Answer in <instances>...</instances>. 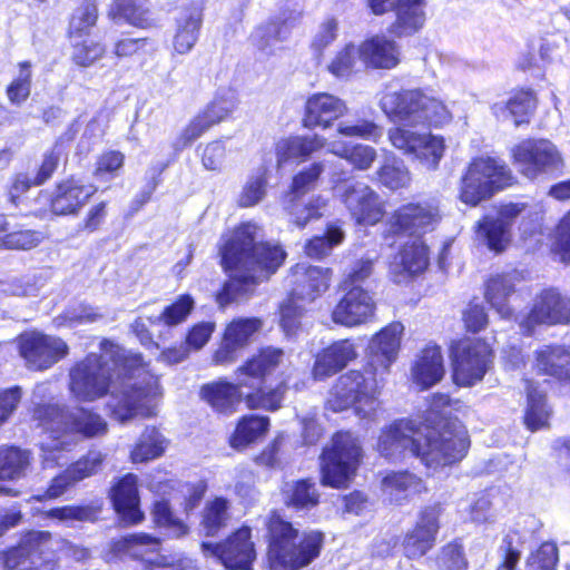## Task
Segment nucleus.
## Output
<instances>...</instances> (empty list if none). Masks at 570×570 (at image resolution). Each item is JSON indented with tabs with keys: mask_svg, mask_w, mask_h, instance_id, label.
Listing matches in <instances>:
<instances>
[{
	"mask_svg": "<svg viewBox=\"0 0 570 570\" xmlns=\"http://www.w3.org/2000/svg\"><path fill=\"white\" fill-rule=\"evenodd\" d=\"M261 238V227L254 222L242 223L223 237L219 252L229 281L216 297L222 308L246 297L257 283L268 278L283 264L284 249Z\"/></svg>",
	"mask_w": 570,
	"mask_h": 570,
	"instance_id": "7ed1b4c3",
	"label": "nucleus"
},
{
	"mask_svg": "<svg viewBox=\"0 0 570 570\" xmlns=\"http://www.w3.org/2000/svg\"><path fill=\"white\" fill-rule=\"evenodd\" d=\"M383 492L395 502L407 499L409 497L422 492L423 482L415 474L407 471L389 473L382 480Z\"/></svg>",
	"mask_w": 570,
	"mask_h": 570,
	"instance_id": "ea45409f",
	"label": "nucleus"
},
{
	"mask_svg": "<svg viewBox=\"0 0 570 570\" xmlns=\"http://www.w3.org/2000/svg\"><path fill=\"white\" fill-rule=\"evenodd\" d=\"M203 3L194 1L179 12L173 37V48L176 53L187 55L197 43L203 26Z\"/></svg>",
	"mask_w": 570,
	"mask_h": 570,
	"instance_id": "cd10ccee",
	"label": "nucleus"
},
{
	"mask_svg": "<svg viewBox=\"0 0 570 570\" xmlns=\"http://www.w3.org/2000/svg\"><path fill=\"white\" fill-rule=\"evenodd\" d=\"M373 296L360 286L351 287L332 312L335 324L355 327L368 322L375 313Z\"/></svg>",
	"mask_w": 570,
	"mask_h": 570,
	"instance_id": "4be33fe9",
	"label": "nucleus"
},
{
	"mask_svg": "<svg viewBox=\"0 0 570 570\" xmlns=\"http://www.w3.org/2000/svg\"><path fill=\"white\" fill-rule=\"evenodd\" d=\"M29 464V453L18 448L0 449V480L19 479Z\"/></svg>",
	"mask_w": 570,
	"mask_h": 570,
	"instance_id": "8fccbe9b",
	"label": "nucleus"
},
{
	"mask_svg": "<svg viewBox=\"0 0 570 570\" xmlns=\"http://www.w3.org/2000/svg\"><path fill=\"white\" fill-rule=\"evenodd\" d=\"M380 107L390 121L405 128H441L453 119L449 107L429 87L389 90L382 95Z\"/></svg>",
	"mask_w": 570,
	"mask_h": 570,
	"instance_id": "423d86ee",
	"label": "nucleus"
},
{
	"mask_svg": "<svg viewBox=\"0 0 570 570\" xmlns=\"http://www.w3.org/2000/svg\"><path fill=\"white\" fill-rule=\"evenodd\" d=\"M429 265L428 247L420 237L406 243L391 263L390 271L395 283H401L405 275H416Z\"/></svg>",
	"mask_w": 570,
	"mask_h": 570,
	"instance_id": "7c9ffc66",
	"label": "nucleus"
},
{
	"mask_svg": "<svg viewBox=\"0 0 570 570\" xmlns=\"http://www.w3.org/2000/svg\"><path fill=\"white\" fill-rule=\"evenodd\" d=\"M438 208L428 203H410L397 208L387 222V233L420 236L432 230L438 222Z\"/></svg>",
	"mask_w": 570,
	"mask_h": 570,
	"instance_id": "aec40b11",
	"label": "nucleus"
},
{
	"mask_svg": "<svg viewBox=\"0 0 570 570\" xmlns=\"http://www.w3.org/2000/svg\"><path fill=\"white\" fill-rule=\"evenodd\" d=\"M346 112L347 105L343 99L328 92H316L305 102L303 125L307 129H328Z\"/></svg>",
	"mask_w": 570,
	"mask_h": 570,
	"instance_id": "5701e85b",
	"label": "nucleus"
},
{
	"mask_svg": "<svg viewBox=\"0 0 570 570\" xmlns=\"http://www.w3.org/2000/svg\"><path fill=\"white\" fill-rule=\"evenodd\" d=\"M153 515L157 525L166 529L171 538H180L187 533V525L173 514L165 499L155 502Z\"/></svg>",
	"mask_w": 570,
	"mask_h": 570,
	"instance_id": "4d7b16f0",
	"label": "nucleus"
},
{
	"mask_svg": "<svg viewBox=\"0 0 570 570\" xmlns=\"http://www.w3.org/2000/svg\"><path fill=\"white\" fill-rule=\"evenodd\" d=\"M101 318V314L92 306L79 304L66 309L55 318L57 326H76L79 324L94 323Z\"/></svg>",
	"mask_w": 570,
	"mask_h": 570,
	"instance_id": "69168bd1",
	"label": "nucleus"
},
{
	"mask_svg": "<svg viewBox=\"0 0 570 570\" xmlns=\"http://www.w3.org/2000/svg\"><path fill=\"white\" fill-rule=\"evenodd\" d=\"M112 503L117 513L127 523L135 524L142 519L139 510V497L137 476L132 473L126 474L112 488Z\"/></svg>",
	"mask_w": 570,
	"mask_h": 570,
	"instance_id": "473e14b6",
	"label": "nucleus"
},
{
	"mask_svg": "<svg viewBox=\"0 0 570 570\" xmlns=\"http://www.w3.org/2000/svg\"><path fill=\"white\" fill-rule=\"evenodd\" d=\"M333 190L358 225H375L384 216L383 202L365 183L345 181L336 184Z\"/></svg>",
	"mask_w": 570,
	"mask_h": 570,
	"instance_id": "4468645a",
	"label": "nucleus"
},
{
	"mask_svg": "<svg viewBox=\"0 0 570 570\" xmlns=\"http://www.w3.org/2000/svg\"><path fill=\"white\" fill-rule=\"evenodd\" d=\"M267 185L268 169L263 165L248 175L237 196V205L242 208H250L258 205L266 197Z\"/></svg>",
	"mask_w": 570,
	"mask_h": 570,
	"instance_id": "79ce46f5",
	"label": "nucleus"
},
{
	"mask_svg": "<svg viewBox=\"0 0 570 570\" xmlns=\"http://www.w3.org/2000/svg\"><path fill=\"white\" fill-rule=\"evenodd\" d=\"M268 559L274 570H297L316 559L323 546L318 531L299 533L291 522L272 512L267 520Z\"/></svg>",
	"mask_w": 570,
	"mask_h": 570,
	"instance_id": "0eeeda50",
	"label": "nucleus"
},
{
	"mask_svg": "<svg viewBox=\"0 0 570 570\" xmlns=\"http://www.w3.org/2000/svg\"><path fill=\"white\" fill-rule=\"evenodd\" d=\"M282 492L285 503L297 510L312 509L318 503L320 494L315 483L308 480L286 482Z\"/></svg>",
	"mask_w": 570,
	"mask_h": 570,
	"instance_id": "c03bdc74",
	"label": "nucleus"
},
{
	"mask_svg": "<svg viewBox=\"0 0 570 570\" xmlns=\"http://www.w3.org/2000/svg\"><path fill=\"white\" fill-rule=\"evenodd\" d=\"M442 514L440 504L425 507L417 517V521L403 540L404 556L409 559H420L435 544L440 529L439 519Z\"/></svg>",
	"mask_w": 570,
	"mask_h": 570,
	"instance_id": "a211bd4d",
	"label": "nucleus"
},
{
	"mask_svg": "<svg viewBox=\"0 0 570 570\" xmlns=\"http://www.w3.org/2000/svg\"><path fill=\"white\" fill-rule=\"evenodd\" d=\"M229 502L224 498L208 501L203 511L202 527L206 535H215L230 519Z\"/></svg>",
	"mask_w": 570,
	"mask_h": 570,
	"instance_id": "de8ad7c7",
	"label": "nucleus"
},
{
	"mask_svg": "<svg viewBox=\"0 0 570 570\" xmlns=\"http://www.w3.org/2000/svg\"><path fill=\"white\" fill-rule=\"evenodd\" d=\"M236 105L237 99L235 92L230 89H223L217 92L204 111L208 114L210 120L216 125L226 119L236 108Z\"/></svg>",
	"mask_w": 570,
	"mask_h": 570,
	"instance_id": "e2e57ef3",
	"label": "nucleus"
},
{
	"mask_svg": "<svg viewBox=\"0 0 570 570\" xmlns=\"http://www.w3.org/2000/svg\"><path fill=\"white\" fill-rule=\"evenodd\" d=\"M302 18V11H284L277 19L263 22L253 31L250 39L253 45L261 51L271 55L277 46L285 41Z\"/></svg>",
	"mask_w": 570,
	"mask_h": 570,
	"instance_id": "b1692460",
	"label": "nucleus"
},
{
	"mask_svg": "<svg viewBox=\"0 0 570 570\" xmlns=\"http://www.w3.org/2000/svg\"><path fill=\"white\" fill-rule=\"evenodd\" d=\"M466 431L459 423H445L441 429L419 420L400 419L385 426L377 450L389 460L415 456L432 470L461 461L468 451Z\"/></svg>",
	"mask_w": 570,
	"mask_h": 570,
	"instance_id": "20e7f679",
	"label": "nucleus"
},
{
	"mask_svg": "<svg viewBox=\"0 0 570 570\" xmlns=\"http://www.w3.org/2000/svg\"><path fill=\"white\" fill-rule=\"evenodd\" d=\"M336 131L344 137H356L374 142H377L383 135L382 128L379 125L366 119H360L354 124L340 121Z\"/></svg>",
	"mask_w": 570,
	"mask_h": 570,
	"instance_id": "13d9d810",
	"label": "nucleus"
},
{
	"mask_svg": "<svg viewBox=\"0 0 570 570\" xmlns=\"http://www.w3.org/2000/svg\"><path fill=\"white\" fill-rule=\"evenodd\" d=\"M360 61L366 68L392 69L400 62V49L393 40L374 36L360 45Z\"/></svg>",
	"mask_w": 570,
	"mask_h": 570,
	"instance_id": "c756f323",
	"label": "nucleus"
},
{
	"mask_svg": "<svg viewBox=\"0 0 570 570\" xmlns=\"http://www.w3.org/2000/svg\"><path fill=\"white\" fill-rule=\"evenodd\" d=\"M534 370L560 381L570 380V347L544 345L534 352Z\"/></svg>",
	"mask_w": 570,
	"mask_h": 570,
	"instance_id": "f704fd0d",
	"label": "nucleus"
},
{
	"mask_svg": "<svg viewBox=\"0 0 570 570\" xmlns=\"http://www.w3.org/2000/svg\"><path fill=\"white\" fill-rule=\"evenodd\" d=\"M512 156L519 170L531 179L557 170L563 164L557 147L547 139L523 140L512 149Z\"/></svg>",
	"mask_w": 570,
	"mask_h": 570,
	"instance_id": "dca6fc26",
	"label": "nucleus"
},
{
	"mask_svg": "<svg viewBox=\"0 0 570 570\" xmlns=\"http://www.w3.org/2000/svg\"><path fill=\"white\" fill-rule=\"evenodd\" d=\"M206 556L218 558L226 568L246 569L255 559L254 543L250 541V529L242 527L224 543H202Z\"/></svg>",
	"mask_w": 570,
	"mask_h": 570,
	"instance_id": "412c9836",
	"label": "nucleus"
},
{
	"mask_svg": "<svg viewBox=\"0 0 570 570\" xmlns=\"http://www.w3.org/2000/svg\"><path fill=\"white\" fill-rule=\"evenodd\" d=\"M109 16L114 20H124L138 28H148L151 24L148 11L137 6L134 0H116Z\"/></svg>",
	"mask_w": 570,
	"mask_h": 570,
	"instance_id": "3c124183",
	"label": "nucleus"
},
{
	"mask_svg": "<svg viewBox=\"0 0 570 570\" xmlns=\"http://www.w3.org/2000/svg\"><path fill=\"white\" fill-rule=\"evenodd\" d=\"M284 360L285 354L283 350L268 346L262 348L235 371V381L240 386L254 390L253 393L247 394L245 397L249 409L275 411L281 407L286 392L285 384L279 383L275 389L266 391L263 387V383L267 375L274 373L284 363Z\"/></svg>",
	"mask_w": 570,
	"mask_h": 570,
	"instance_id": "6e6552de",
	"label": "nucleus"
},
{
	"mask_svg": "<svg viewBox=\"0 0 570 570\" xmlns=\"http://www.w3.org/2000/svg\"><path fill=\"white\" fill-rule=\"evenodd\" d=\"M112 551L119 557L140 561L149 570H194L191 561L163 554L160 540L147 533L120 538L112 543Z\"/></svg>",
	"mask_w": 570,
	"mask_h": 570,
	"instance_id": "f8f14e48",
	"label": "nucleus"
},
{
	"mask_svg": "<svg viewBox=\"0 0 570 570\" xmlns=\"http://www.w3.org/2000/svg\"><path fill=\"white\" fill-rule=\"evenodd\" d=\"M559 560L558 548L552 542L542 543L525 561L527 570H556Z\"/></svg>",
	"mask_w": 570,
	"mask_h": 570,
	"instance_id": "338daca9",
	"label": "nucleus"
},
{
	"mask_svg": "<svg viewBox=\"0 0 570 570\" xmlns=\"http://www.w3.org/2000/svg\"><path fill=\"white\" fill-rule=\"evenodd\" d=\"M514 286L515 277L512 274L493 276L487 283L485 298L503 318H508L512 314L508 298L514 292Z\"/></svg>",
	"mask_w": 570,
	"mask_h": 570,
	"instance_id": "a19ab883",
	"label": "nucleus"
},
{
	"mask_svg": "<svg viewBox=\"0 0 570 570\" xmlns=\"http://www.w3.org/2000/svg\"><path fill=\"white\" fill-rule=\"evenodd\" d=\"M357 357L355 344L351 340H340L315 355L312 376L315 381H325L345 368Z\"/></svg>",
	"mask_w": 570,
	"mask_h": 570,
	"instance_id": "a878e982",
	"label": "nucleus"
},
{
	"mask_svg": "<svg viewBox=\"0 0 570 570\" xmlns=\"http://www.w3.org/2000/svg\"><path fill=\"white\" fill-rule=\"evenodd\" d=\"M361 453L360 442L352 433H336L321 456L323 483L333 488L346 485L355 473Z\"/></svg>",
	"mask_w": 570,
	"mask_h": 570,
	"instance_id": "9b49d317",
	"label": "nucleus"
},
{
	"mask_svg": "<svg viewBox=\"0 0 570 570\" xmlns=\"http://www.w3.org/2000/svg\"><path fill=\"white\" fill-rule=\"evenodd\" d=\"M527 407L524 423L531 431H538L548 425L551 410L547 404L546 394L533 382L525 380Z\"/></svg>",
	"mask_w": 570,
	"mask_h": 570,
	"instance_id": "58836bf2",
	"label": "nucleus"
},
{
	"mask_svg": "<svg viewBox=\"0 0 570 570\" xmlns=\"http://www.w3.org/2000/svg\"><path fill=\"white\" fill-rule=\"evenodd\" d=\"M49 541L50 534L48 532H29L21 539L18 547L0 553V564L8 570H13L26 563H29V567H38L37 561L43 559L42 556Z\"/></svg>",
	"mask_w": 570,
	"mask_h": 570,
	"instance_id": "bb28decb",
	"label": "nucleus"
},
{
	"mask_svg": "<svg viewBox=\"0 0 570 570\" xmlns=\"http://www.w3.org/2000/svg\"><path fill=\"white\" fill-rule=\"evenodd\" d=\"M425 0H403L396 9V20L391 31L396 36H409L423 27Z\"/></svg>",
	"mask_w": 570,
	"mask_h": 570,
	"instance_id": "4c0bfd02",
	"label": "nucleus"
},
{
	"mask_svg": "<svg viewBox=\"0 0 570 570\" xmlns=\"http://www.w3.org/2000/svg\"><path fill=\"white\" fill-rule=\"evenodd\" d=\"M387 138L394 148L428 169H436L444 156L445 141L440 135L394 126L389 129Z\"/></svg>",
	"mask_w": 570,
	"mask_h": 570,
	"instance_id": "ddd939ff",
	"label": "nucleus"
},
{
	"mask_svg": "<svg viewBox=\"0 0 570 570\" xmlns=\"http://www.w3.org/2000/svg\"><path fill=\"white\" fill-rule=\"evenodd\" d=\"M20 354L32 370H46L68 354V345L59 337L29 333L20 338Z\"/></svg>",
	"mask_w": 570,
	"mask_h": 570,
	"instance_id": "6ab92c4d",
	"label": "nucleus"
},
{
	"mask_svg": "<svg viewBox=\"0 0 570 570\" xmlns=\"http://www.w3.org/2000/svg\"><path fill=\"white\" fill-rule=\"evenodd\" d=\"M323 171L324 165L322 163H313L302 169L293 177L291 189L286 196H304L316 187Z\"/></svg>",
	"mask_w": 570,
	"mask_h": 570,
	"instance_id": "680f3d73",
	"label": "nucleus"
},
{
	"mask_svg": "<svg viewBox=\"0 0 570 570\" xmlns=\"http://www.w3.org/2000/svg\"><path fill=\"white\" fill-rule=\"evenodd\" d=\"M491 348L482 341H463L453 351V380L456 385L480 382L491 364Z\"/></svg>",
	"mask_w": 570,
	"mask_h": 570,
	"instance_id": "2eb2a0df",
	"label": "nucleus"
},
{
	"mask_svg": "<svg viewBox=\"0 0 570 570\" xmlns=\"http://www.w3.org/2000/svg\"><path fill=\"white\" fill-rule=\"evenodd\" d=\"M95 191L94 186L82 185L76 179L61 181L51 196V210L56 215L76 214Z\"/></svg>",
	"mask_w": 570,
	"mask_h": 570,
	"instance_id": "c85d7f7f",
	"label": "nucleus"
},
{
	"mask_svg": "<svg viewBox=\"0 0 570 570\" xmlns=\"http://www.w3.org/2000/svg\"><path fill=\"white\" fill-rule=\"evenodd\" d=\"M328 268L297 264L292 269L291 291L288 299L281 306V326L286 335L296 333L305 312V304L315 301L330 286Z\"/></svg>",
	"mask_w": 570,
	"mask_h": 570,
	"instance_id": "1a4fd4ad",
	"label": "nucleus"
},
{
	"mask_svg": "<svg viewBox=\"0 0 570 570\" xmlns=\"http://www.w3.org/2000/svg\"><path fill=\"white\" fill-rule=\"evenodd\" d=\"M535 108L532 91L521 90L510 98L507 105L494 104L491 109L497 117L511 116L517 126L529 121V116Z\"/></svg>",
	"mask_w": 570,
	"mask_h": 570,
	"instance_id": "37998d69",
	"label": "nucleus"
},
{
	"mask_svg": "<svg viewBox=\"0 0 570 570\" xmlns=\"http://www.w3.org/2000/svg\"><path fill=\"white\" fill-rule=\"evenodd\" d=\"M31 63L22 61L18 63V73L7 88V97L13 105L24 102L31 92Z\"/></svg>",
	"mask_w": 570,
	"mask_h": 570,
	"instance_id": "5fc2aeb1",
	"label": "nucleus"
},
{
	"mask_svg": "<svg viewBox=\"0 0 570 570\" xmlns=\"http://www.w3.org/2000/svg\"><path fill=\"white\" fill-rule=\"evenodd\" d=\"M125 164V155L118 150L102 153L97 161L95 176L101 180H111L119 176Z\"/></svg>",
	"mask_w": 570,
	"mask_h": 570,
	"instance_id": "0e129e2a",
	"label": "nucleus"
},
{
	"mask_svg": "<svg viewBox=\"0 0 570 570\" xmlns=\"http://www.w3.org/2000/svg\"><path fill=\"white\" fill-rule=\"evenodd\" d=\"M97 18L98 10L96 3L91 0H85L71 18L69 28L70 37H82L96 24Z\"/></svg>",
	"mask_w": 570,
	"mask_h": 570,
	"instance_id": "052dcab7",
	"label": "nucleus"
},
{
	"mask_svg": "<svg viewBox=\"0 0 570 570\" xmlns=\"http://www.w3.org/2000/svg\"><path fill=\"white\" fill-rule=\"evenodd\" d=\"M344 239V232L341 227L331 225L324 236H315L305 245V253L312 258H322L328 255L334 246Z\"/></svg>",
	"mask_w": 570,
	"mask_h": 570,
	"instance_id": "6e6d98bb",
	"label": "nucleus"
},
{
	"mask_svg": "<svg viewBox=\"0 0 570 570\" xmlns=\"http://www.w3.org/2000/svg\"><path fill=\"white\" fill-rule=\"evenodd\" d=\"M438 564L441 570H466L468 561L462 543L454 540L444 546L438 557Z\"/></svg>",
	"mask_w": 570,
	"mask_h": 570,
	"instance_id": "774afa93",
	"label": "nucleus"
},
{
	"mask_svg": "<svg viewBox=\"0 0 570 570\" xmlns=\"http://www.w3.org/2000/svg\"><path fill=\"white\" fill-rule=\"evenodd\" d=\"M360 61V46L346 45L332 59L328 71L337 78H347L357 70Z\"/></svg>",
	"mask_w": 570,
	"mask_h": 570,
	"instance_id": "603ef678",
	"label": "nucleus"
},
{
	"mask_svg": "<svg viewBox=\"0 0 570 570\" xmlns=\"http://www.w3.org/2000/svg\"><path fill=\"white\" fill-rule=\"evenodd\" d=\"M513 176L503 160L493 157L474 158L462 176L460 199L470 206L492 197L512 184Z\"/></svg>",
	"mask_w": 570,
	"mask_h": 570,
	"instance_id": "9d476101",
	"label": "nucleus"
},
{
	"mask_svg": "<svg viewBox=\"0 0 570 570\" xmlns=\"http://www.w3.org/2000/svg\"><path fill=\"white\" fill-rule=\"evenodd\" d=\"M99 350L71 366V396L78 402H95L109 395L106 406L111 417L121 423L138 415H155L161 389L141 355L107 338L100 342Z\"/></svg>",
	"mask_w": 570,
	"mask_h": 570,
	"instance_id": "f257e3e1",
	"label": "nucleus"
},
{
	"mask_svg": "<svg viewBox=\"0 0 570 570\" xmlns=\"http://www.w3.org/2000/svg\"><path fill=\"white\" fill-rule=\"evenodd\" d=\"M302 196H286L285 210L289 222L298 228H304L309 222L320 219L327 209L328 199L322 195L313 196L307 203Z\"/></svg>",
	"mask_w": 570,
	"mask_h": 570,
	"instance_id": "e433bc0d",
	"label": "nucleus"
},
{
	"mask_svg": "<svg viewBox=\"0 0 570 570\" xmlns=\"http://www.w3.org/2000/svg\"><path fill=\"white\" fill-rule=\"evenodd\" d=\"M47 391V384L37 385L32 401L36 404L35 419L47 434L41 442L42 465L51 469L67 465L68 452L82 439L105 434L107 423L99 414L83 407L69 410L58 404H41L40 400Z\"/></svg>",
	"mask_w": 570,
	"mask_h": 570,
	"instance_id": "39448f33",
	"label": "nucleus"
},
{
	"mask_svg": "<svg viewBox=\"0 0 570 570\" xmlns=\"http://www.w3.org/2000/svg\"><path fill=\"white\" fill-rule=\"evenodd\" d=\"M445 373L443 356L438 345H428L416 356L412 367L413 382L426 390L440 382Z\"/></svg>",
	"mask_w": 570,
	"mask_h": 570,
	"instance_id": "2f4dec72",
	"label": "nucleus"
},
{
	"mask_svg": "<svg viewBox=\"0 0 570 570\" xmlns=\"http://www.w3.org/2000/svg\"><path fill=\"white\" fill-rule=\"evenodd\" d=\"M377 176L380 183L391 190L405 188L411 181L409 168L402 159L396 157L386 159L384 165L379 169Z\"/></svg>",
	"mask_w": 570,
	"mask_h": 570,
	"instance_id": "09e8293b",
	"label": "nucleus"
},
{
	"mask_svg": "<svg viewBox=\"0 0 570 570\" xmlns=\"http://www.w3.org/2000/svg\"><path fill=\"white\" fill-rule=\"evenodd\" d=\"M268 426L269 419L267 416H244L236 426L230 439V445L235 449L245 448L264 435L267 432Z\"/></svg>",
	"mask_w": 570,
	"mask_h": 570,
	"instance_id": "49530a36",
	"label": "nucleus"
},
{
	"mask_svg": "<svg viewBox=\"0 0 570 570\" xmlns=\"http://www.w3.org/2000/svg\"><path fill=\"white\" fill-rule=\"evenodd\" d=\"M242 387L237 381L230 383L219 380L203 385L200 397L216 412L232 414L243 400Z\"/></svg>",
	"mask_w": 570,
	"mask_h": 570,
	"instance_id": "72a5a7b5",
	"label": "nucleus"
},
{
	"mask_svg": "<svg viewBox=\"0 0 570 570\" xmlns=\"http://www.w3.org/2000/svg\"><path fill=\"white\" fill-rule=\"evenodd\" d=\"M326 145V138L316 134L283 138L277 141L275 147L277 167L284 166L289 160L305 159Z\"/></svg>",
	"mask_w": 570,
	"mask_h": 570,
	"instance_id": "c9c22d12",
	"label": "nucleus"
},
{
	"mask_svg": "<svg viewBox=\"0 0 570 570\" xmlns=\"http://www.w3.org/2000/svg\"><path fill=\"white\" fill-rule=\"evenodd\" d=\"M261 325V321L255 317L237 318L226 327L224 336L237 347L243 348Z\"/></svg>",
	"mask_w": 570,
	"mask_h": 570,
	"instance_id": "bf43d9fd",
	"label": "nucleus"
},
{
	"mask_svg": "<svg viewBox=\"0 0 570 570\" xmlns=\"http://www.w3.org/2000/svg\"><path fill=\"white\" fill-rule=\"evenodd\" d=\"M524 210L523 204L502 205L497 217L485 216L478 224V234L487 240L490 249L502 252L510 240L513 220Z\"/></svg>",
	"mask_w": 570,
	"mask_h": 570,
	"instance_id": "393cba45",
	"label": "nucleus"
},
{
	"mask_svg": "<svg viewBox=\"0 0 570 570\" xmlns=\"http://www.w3.org/2000/svg\"><path fill=\"white\" fill-rule=\"evenodd\" d=\"M166 449V439L154 426L145 429L138 442L131 451V460L142 463L159 458Z\"/></svg>",
	"mask_w": 570,
	"mask_h": 570,
	"instance_id": "a18cd8bd",
	"label": "nucleus"
},
{
	"mask_svg": "<svg viewBox=\"0 0 570 570\" xmlns=\"http://www.w3.org/2000/svg\"><path fill=\"white\" fill-rule=\"evenodd\" d=\"M194 299L189 295H181L176 302L168 305L159 315L148 317L151 324L164 323L167 326H175L183 323L191 309Z\"/></svg>",
	"mask_w": 570,
	"mask_h": 570,
	"instance_id": "864d4df0",
	"label": "nucleus"
},
{
	"mask_svg": "<svg viewBox=\"0 0 570 570\" xmlns=\"http://www.w3.org/2000/svg\"><path fill=\"white\" fill-rule=\"evenodd\" d=\"M404 326L392 322L375 334L370 343V361L363 371H348L341 375L330 391L327 406L341 412L350 406L363 420L374 421L381 410L380 395L384 376L396 360Z\"/></svg>",
	"mask_w": 570,
	"mask_h": 570,
	"instance_id": "f03ea898",
	"label": "nucleus"
},
{
	"mask_svg": "<svg viewBox=\"0 0 570 570\" xmlns=\"http://www.w3.org/2000/svg\"><path fill=\"white\" fill-rule=\"evenodd\" d=\"M570 323V297L556 288H546L535 295L531 311L520 321L530 334L535 325H566Z\"/></svg>",
	"mask_w": 570,
	"mask_h": 570,
	"instance_id": "f3484780",
	"label": "nucleus"
}]
</instances>
